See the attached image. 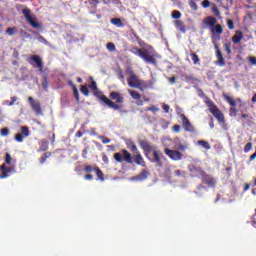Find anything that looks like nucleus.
<instances>
[{
  "label": "nucleus",
  "mask_w": 256,
  "mask_h": 256,
  "mask_svg": "<svg viewBox=\"0 0 256 256\" xmlns=\"http://www.w3.org/2000/svg\"><path fill=\"white\" fill-rule=\"evenodd\" d=\"M251 149H253V144L251 142L247 143L244 147V152L245 153H249V151H251Z\"/></svg>",
  "instance_id": "nucleus-32"
},
{
  "label": "nucleus",
  "mask_w": 256,
  "mask_h": 256,
  "mask_svg": "<svg viewBox=\"0 0 256 256\" xmlns=\"http://www.w3.org/2000/svg\"><path fill=\"white\" fill-rule=\"evenodd\" d=\"M174 25L178 31H181V33H185L187 31V28L185 27V24L181 20H176L174 22Z\"/></svg>",
  "instance_id": "nucleus-15"
},
{
  "label": "nucleus",
  "mask_w": 256,
  "mask_h": 256,
  "mask_svg": "<svg viewBox=\"0 0 256 256\" xmlns=\"http://www.w3.org/2000/svg\"><path fill=\"white\" fill-rule=\"evenodd\" d=\"M224 48L228 55H231V45L229 43H225Z\"/></svg>",
  "instance_id": "nucleus-37"
},
{
  "label": "nucleus",
  "mask_w": 256,
  "mask_h": 256,
  "mask_svg": "<svg viewBox=\"0 0 256 256\" xmlns=\"http://www.w3.org/2000/svg\"><path fill=\"white\" fill-rule=\"evenodd\" d=\"M246 189H249V185L246 186Z\"/></svg>",
  "instance_id": "nucleus-64"
},
{
  "label": "nucleus",
  "mask_w": 256,
  "mask_h": 256,
  "mask_svg": "<svg viewBox=\"0 0 256 256\" xmlns=\"http://www.w3.org/2000/svg\"><path fill=\"white\" fill-rule=\"evenodd\" d=\"M212 13H214L216 17H219L221 15V12H219V8H217L215 5L212 7Z\"/></svg>",
  "instance_id": "nucleus-34"
},
{
  "label": "nucleus",
  "mask_w": 256,
  "mask_h": 256,
  "mask_svg": "<svg viewBox=\"0 0 256 256\" xmlns=\"http://www.w3.org/2000/svg\"><path fill=\"white\" fill-rule=\"evenodd\" d=\"M191 9H193V11H197V9H199V7L197 6V3H195V1L191 0L189 3Z\"/></svg>",
  "instance_id": "nucleus-33"
},
{
  "label": "nucleus",
  "mask_w": 256,
  "mask_h": 256,
  "mask_svg": "<svg viewBox=\"0 0 256 256\" xmlns=\"http://www.w3.org/2000/svg\"><path fill=\"white\" fill-rule=\"evenodd\" d=\"M146 111H152L153 113H157V111H159V108L155 106H151V107H148Z\"/></svg>",
  "instance_id": "nucleus-44"
},
{
  "label": "nucleus",
  "mask_w": 256,
  "mask_h": 256,
  "mask_svg": "<svg viewBox=\"0 0 256 256\" xmlns=\"http://www.w3.org/2000/svg\"><path fill=\"white\" fill-rule=\"evenodd\" d=\"M249 117V115H247V114H242V118L243 119H247Z\"/></svg>",
  "instance_id": "nucleus-57"
},
{
  "label": "nucleus",
  "mask_w": 256,
  "mask_h": 256,
  "mask_svg": "<svg viewBox=\"0 0 256 256\" xmlns=\"http://www.w3.org/2000/svg\"><path fill=\"white\" fill-rule=\"evenodd\" d=\"M202 23L206 27H210V29H213V27H215V25H217V18L212 17V16H208V17L203 19Z\"/></svg>",
  "instance_id": "nucleus-12"
},
{
  "label": "nucleus",
  "mask_w": 256,
  "mask_h": 256,
  "mask_svg": "<svg viewBox=\"0 0 256 256\" xmlns=\"http://www.w3.org/2000/svg\"><path fill=\"white\" fill-rule=\"evenodd\" d=\"M241 39H243V32L236 31V35L232 37V41L235 44L241 43Z\"/></svg>",
  "instance_id": "nucleus-16"
},
{
  "label": "nucleus",
  "mask_w": 256,
  "mask_h": 256,
  "mask_svg": "<svg viewBox=\"0 0 256 256\" xmlns=\"http://www.w3.org/2000/svg\"><path fill=\"white\" fill-rule=\"evenodd\" d=\"M100 139H101L102 143H104V144L111 143V139H109L105 136H100Z\"/></svg>",
  "instance_id": "nucleus-41"
},
{
  "label": "nucleus",
  "mask_w": 256,
  "mask_h": 256,
  "mask_svg": "<svg viewBox=\"0 0 256 256\" xmlns=\"http://www.w3.org/2000/svg\"><path fill=\"white\" fill-rule=\"evenodd\" d=\"M153 157H154V161L157 162V165H159V167H161V154H159V152H157V150L153 151Z\"/></svg>",
  "instance_id": "nucleus-22"
},
{
  "label": "nucleus",
  "mask_w": 256,
  "mask_h": 256,
  "mask_svg": "<svg viewBox=\"0 0 256 256\" xmlns=\"http://www.w3.org/2000/svg\"><path fill=\"white\" fill-rule=\"evenodd\" d=\"M15 31H17L16 28H7L6 33H8V35H15Z\"/></svg>",
  "instance_id": "nucleus-39"
},
{
  "label": "nucleus",
  "mask_w": 256,
  "mask_h": 256,
  "mask_svg": "<svg viewBox=\"0 0 256 256\" xmlns=\"http://www.w3.org/2000/svg\"><path fill=\"white\" fill-rule=\"evenodd\" d=\"M134 161L135 163H137V165H141L142 167H145V160H143V156L140 155L139 151L136 153Z\"/></svg>",
  "instance_id": "nucleus-17"
},
{
  "label": "nucleus",
  "mask_w": 256,
  "mask_h": 256,
  "mask_svg": "<svg viewBox=\"0 0 256 256\" xmlns=\"http://www.w3.org/2000/svg\"><path fill=\"white\" fill-rule=\"evenodd\" d=\"M227 25L229 29H235V24L232 22V20H227Z\"/></svg>",
  "instance_id": "nucleus-46"
},
{
  "label": "nucleus",
  "mask_w": 256,
  "mask_h": 256,
  "mask_svg": "<svg viewBox=\"0 0 256 256\" xmlns=\"http://www.w3.org/2000/svg\"><path fill=\"white\" fill-rule=\"evenodd\" d=\"M169 81H170V83H175V76H173V77H171L170 79H169Z\"/></svg>",
  "instance_id": "nucleus-55"
},
{
  "label": "nucleus",
  "mask_w": 256,
  "mask_h": 256,
  "mask_svg": "<svg viewBox=\"0 0 256 256\" xmlns=\"http://www.w3.org/2000/svg\"><path fill=\"white\" fill-rule=\"evenodd\" d=\"M0 133H1L2 137H7V135H9V129L8 128H2L0 130Z\"/></svg>",
  "instance_id": "nucleus-35"
},
{
  "label": "nucleus",
  "mask_w": 256,
  "mask_h": 256,
  "mask_svg": "<svg viewBox=\"0 0 256 256\" xmlns=\"http://www.w3.org/2000/svg\"><path fill=\"white\" fill-rule=\"evenodd\" d=\"M210 31L213 45H217V41L221 39V35L223 34V26H221V24H216L210 29Z\"/></svg>",
  "instance_id": "nucleus-5"
},
{
  "label": "nucleus",
  "mask_w": 256,
  "mask_h": 256,
  "mask_svg": "<svg viewBox=\"0 0 256 256\" xmlns=\"http://www.w3.org/2000/svg\"><path fill=\"white\" fill-rule=\"evenodd\" d=\"M169 109H170L169 105L167 104L163 105V110L165 111V113H169Z\"/></svg>",
  "instance_id": "nucleus-52"
},
{
  "label": "nucleus",
  "mask_w": 256,
  "mask_h": 256,
  "mask_svg": "<svg viewBox=\"0 0 256 256\" xmlns=\"http://www.w3.org/2000/svg\"><path fill=\"white\" fill-rule=\"evenodd\" d=\"M127 83L130 87L133 89H139L140 91H145L147 89V83L141 79H139V76L135 74L131 69L127 70Z\"/></svg>",
  "instance_id": "nucleus-3"
},
{
  "label": "nucleus",
  "mask_w": 256,
  "mask_h": 256,
  "mask_svg": "<svg viewBox=\"0 0 256 256\" xmlns=\"http://www.w3.org/2000/svg\"><path fill=\"white\" fill-rule=\"evenodd\" d=\"M102 161H104V163H109V158L107 156H103Z\"/></svg>",
  "instance_id": "nucleus-54"
},
{
  "label": "nucleus",
  "mask_w": 256,
  "mask_h": 256,
  "mask_svg": "<svg viewBox=\"0 0 256 256\" xmlns=\"http://www.w3.org/2000/svg\"><path fill=\"white\" fill-rule=\"evenodd\" d=\"M197 145H200L201 147H203L204 149H206L207 151H209V149H211V145L209 144V142L205 141V140H199L197 142Z\"/></svg>",
  "instance_id": "nucleus-21"
},
{
  "label": "nucleus",
  "mask_w": 256,
  "mask_h": 256,
  "mask_svg": "<svg viewBox=\"0 0 256 256\" xmlns=\"http://www.w3.org/2000/svg\"><path fill=\"white\" fill-rule=\"evenodd\" d=\"M190 55L192 57V61H193L194 65H197V63H199V56L195 53H191Z\"/></svg>",
  "instance_id": "nucleus-31"
},
{
  "label": "nucleus",
  "mask_w": 256,
  "mask_h": 256,
  "mask_svg": "<svg viewBox=\"0 0 256 256\" xmlns=\"http://www.w3.org/2000/svg\"><path fill=\"white\" fill-rule=\"evenodd\" d=\"M114 159L117 161V163H123V161H126L127 163H133V160L131 159V153H129V151L126 149L122 150L121 153H115Z\"/></svg>",
  "instance_id": "nucleus-6"
},
{
  "label": "nucleus",
  "mask_w": 256,
  "mask_h": 256,
  "mask_svg": "<svg viewBox=\"0 0 256 256\" xmlns=\"http://www.w3.org/2000/svg\"><path fill=\"white\" fill-rule=\"evenodd\" d=\"M179 149H185V147H183V146H180V147H179Z\"/></svg>",
  "instance_id": "nucleus-61"
},
{
  "label": "nucleus",
  "mask_w": 256,
  "mask_h": 256,
  "mask_svg": "<svg viewBox=\"0 0 256 256\" xmlns=\"http://www.w3.org/2000/svg\"><path fill=\"white\" fill-rule=\"evenodd\" d=\"M16 141H18V143L23 142V135L22 134H16L15 136Z\"/></svg>",
  "instance_id": "nucleus-45"
},
{
  "label": "nucleus",
  "mask_w": 256,
  "mask_h": 256,
  "mask_svg": "<svg viewBox=\"0 0 256 256\" xmlns=\"http://www.w3.org/2000/svg\"><path fill=\"white\" fill-rule=\"evenodd\" d=\"M85 179H87L88 181H91L93 179V175L88 174L85 176Z\"/></svg>",
  "instance_id": "nucleus-53"
},
{
  "label": "nucleus",
  "mask_w": 256,
  "mask_h": 256,
  "mask_svg": "<svg viewBox=\"0 0 256 256\" xmlns=\"http://www.w3.org/2000/svg\"><path fill=\"white\" fill-rule=\"evenodd\" d=\"M254 185H256V178H255V181H254Z\"/></svg>",
  "instance_id": "nucleus-63"
},
{
  "label": "nucleus",
  "mask_w": 256,
  "mask_h": 256,
  "mask_svg": "<svg viewBox=\"0 0 256 256\" xmlns=\"http://www.w3.org/2000/svg\"><path fill=\"white\" fill-rule=\"evenodd\" d=\"M28 103L32 108V111L36 112V115H41V104L33 99V97L28 98Z\"/></svg>",
  "instance_id": "nucleus-10"
},
{
  "label": "nucleus",
  "mask_w": 256,
  "mask_h": 256,
  "mask_svg": "<svg viewBox=\"0 0 256 256\" xmlns=\"http://www.w3.org/2000/svg\"><path fill=\"white\" fill-rule=\"evenodd\" d=\"M206 105L210 113H212V115L215 117V119H217L219 123H225V116L223 115V112L219 110V107H217L213 101L206 100Z\"/></svg>",
  "instance_id": "nucleus-4"
},
{
  "label": "nucleus",
  "mask_w": 256,
  "mask_h": 256,
  "mask_svg": "<svg viewBox=\"0 0 256 256\" xmlns=\"http://www.w3.org/2000/svg\"><path fill=\"white\" fill-rule=\"evenodd\" d=\"M110 99L101 94L98 99H100V101H102V103H105V105H107L108 107H110V109H114L115 111H119V109H121V107H123V103L125 101V98L123 97L122 93H119L117 91H113L110 93L109 95ZM115 101V102H113Z\"/></svg>",
  "instance_id": "nucleus-1"
},
{
  "label": "nucleus",
  "mask_w": 256,
  "mask_h": 256,
  "mask_svg": "<svg viewBox=\"0 0 256 256\" xmlns=\"http://www.w3.org/2000/svg\"><path fill=\"white\" fill-rule=\"evenodd\" d=\"M95 172H96L98 179H100V181H104L105 178L103 177V172L99 168H96Z\"/></svg>",
  "instance_id": "nucleus-28"
},
{
  "label": "nucleus",
  "mask_w": 256,
  "mask_h": 256,
  "mask_svg": "<svg viewBox=\"0 0 256 256\" xmlns=\"http://www.w3.org/2000/svg\"><path fill=\"white\" fill-rule=\"evenodd\" d=\"M81 93H83V95H85L86 97H89V88H87V86L82 85L80 88Z\"/></svg>",
  "instance_id": "nucleus-26"
},
{
  "label": "nucleus",
  "mask_w": 256,
  "mask_h": 256,
  "mask_svg": "<svg viewBox=\"0 0 256 256\" xmlns=\"http://www.w3.org/2000/svg\"><path fill=\"white\" fill-rule=\"evenodd\" d=\"M237 115V109H235V106H232L230 108V116L235 117Z\"/></svg>",
  "instance_id": "nucleus-38"
},
{
  "label": "nucleus",
  "mask_w": 256,
  "mask_h": 256,
  "mask_svg": "<svg viewBox=\"0 0 256 256\" xmlns=\"http://www.w3.org/2000/svg\"><path fill=\"white\" fill-rule=\"evenodd\" d=\"M73 92H74V96L76 97L77 100H79V91L77 90V87H73Z\"/></svg>",
  "instance_id": "nucleus-47"
},
{
  "label": "nucleus",
  "mask_w": 256,
  "mask_h": 256,
  "mask_svg": "<svg viewBox=\"0 0 256 256\" xmlns=\"http://www.w3.org/2000/svg\"><path fill=\"white\" fill-rule=\"evenodd\" d=\"M149 177V172L147 170H143L134 180L135 181H145Z\"/></svg>",
  "instance_id": "nucleus-18"
},
{
  "label": "nucleus",
  "mask_w": 256,
  "mask_h": 256,
  "mask_svg": "<svg viewBox=\"0 0 256 256\" xmlns=\"http://www.w3.org/2000/svg\"><path fill=\"white\" fill-rule=\"evenodd\" d=\"M173 131H174L175 133H179V131H181V126H179V125H174V126H173Z\"/></svg>",
  "instance_id": "nucleus-49"
},
{
  "label": "nucleus",
  "mask_w": 256,
  "mask_h": 256,
  "mask_svg": "<svg viewBox=\"0 0 256 256\" xmlns=\"http://www.w3.org/2000/svg\"><path fill=\"white\" fill-rule=\"evenodd\" d=\"M41 163H45V159H43V160L41 161Z\"/></svg>",
  "instance_id": "nucleus-62"
},
{
  "label": "nucleus",
  "mask_w": 256,
  "mask_h": 256,
  "mask_svg": "<svg viewBox=\"0 0 256 256\" xmlns=\"http://www.w3.org/2000/svg\"><path fill=\"white\" fill-rule=\"evenodd\" d=\"M23 15H24L26 21H28V23L32 27H34V29H39V27H40L39 22H37V19L35 18V16H33V14H31V10L24 9Z\"/></svg>",
  "instance_id": "nucleus-7"
},
{
  "label": "nucleus",
  "mask_w": 256,
  "mask_h": 256,
  "mask_svg": "<svg viewBox=\"0 0 256 256\" xmlns=\"http://www.w3.org/2000/svg\"><path fill=\"white\" fill-rule=\"evenodd\" d=\"M224 99L225 101H227V103H229V105H231V107H235V100L233 99V97L229 95H224Z\"/></svg>",
  "instance_id": "nucleus-25"
},
{
  "label": "nucleus",
  "mask_w": 256,
  "mask_h": 256,
  "mask_svg": "<svg viewBox=\"0 0 256 256\" xmlns=\"http://www.w3.org/2000/svg\"><path fill=\"white\" fill-rule=\"evenodd\" d=\"M110 23H112V25H116V27H123V22L119 18H112Z\"/></svg>",
  "instance_id": "nucleus-23"
},
{
  "label": "nucleus",
  "mask_w": 256,
  "mask_h": 256,
  "mask_svg": "<svg viewBox=\"0 0 256 256\" xmlns=\"http://www.w3.org/2000/svg\"><path fill=\"white\" fill-rule=\"evenodd\" d=\"M214 47L216 49V57L218 59V65H220V67H224L225 59L223 58V54L221 53V50H219V44H215Z\"/></svg>",
  "instance_id": "nucleus-13"
},
{
  "label": "nucleus",
  "mask_w": 256,
  "mask_h": 256,
  "mask_svg": "<svg viewBox=\"0 0 256 256\" xmlns=\"http://www.w3.org/2000/svg\"><path fill=\"white\" fill-rule=\"evenodd\" d=\"M29 64L37 67L39 71L43 72V60L39 55H32L29 59Z\"/></svg>",
  "instance_id": "nucleus-9"
},
{
  "label": "nucleus",
  "mask_w": 256,
  "mask_h": 256,
  "mask_svg": "<svg viewBox=\"0 0 256 256\" xmlns=\"http://www.w3.org/2000/svg\"><path fill=\"white\" fill-rule=\"evenodd\" d=\"M118 75H119V79H121V81H125V76L123 75V71H119L118 72Z\"/></svg>",
  "instance_id": "nucleus-51"
},
{
  "label": "nucleus",
  "mask_w": 256,
  "mask_h": 256,
  "mask_svg": "<svg viewBox=\"0 0 256 256\" xmlns=\"http://www.w3.org/2000/svg\"><path fill=\"white\" fill-rule=\"evenodd\" d=\"M211 6V2H209V0H204L202 2V7H204V9H207V7Z\"/></svg>",
  "instance_id": "nucleus-42"
},
{
  "label": "nucleus",
  "mask_w": 256,
  "mask_h": 256,
  "mask_svg": "<svg viewBox=\"0 0 256 256\" xmlns=\"http://www.w3.org/2000/svg\"><path fill=\"white\" fill-rule=\"evenodd\" d=\"M6 165H13V158H11V154L7 153L6 154Z\"/></svg>",
  "instance_id": "nucleus-30"
},
{
  "label": "nucleus",
  "mask_w": 256,
  "mask_h": 256,
  "mask_svg": "<svg viewBox=\"0 0 256 256\" xmlns=\"http://www.w3.org/2000/svg\"><path fill=\"white\" fill-rule=\"evenodd\" d=\"M128 149H131L134 153H137L139 150H137V145L133 143L132 141L127 142Z\"/></svg>",
  "instance_id": "nucleus-24"
},
{
  "label": "nucleus",
  "mask_w": 256,
  "mask_h": 256,
  "mask_svg": "<svg viewBox=\"0 0 256 256\" xmlns=\"http://www.w3.org/2000/svg\"><path fill=\"white\" fill-rule=\"evenodd\" d=\"M210 127H211V129H213V127H214L213 122L210 123Z\"/></svg>",
  "instance_id": "nucleus-60"
},
{
  "label": "nucleus",
  "mask_w": 256,
  "mask_h": 256,
  "mask_svg": "<svg viewBox=\"0 0 256 256\" xmlns=\"http://www.w3.org/2000/svg\"><path fill=\"white\" fill-rule=\"evenodd\" d=\"M0 171L2 172L0 179H6V177H9V173L13 171V168H7V166L3 164L0 166Z\"/></svg>",
  "instance_id": "nucleus-14"
},
{
  "label": "nucleus",
  "mask_w": 256,
  "mask_h": 256,
  "mask_svg": "<svg viewBox=\"0 0 256 256\" xmlns=\"http://www.w3.org/2000/svg\"><path fill=\"white\" fill-rule=\"evenodd\" d=\"M86 155H87V149H85V150L83 151V157H86Z\"/></svg>",
  "instance_id": "nucleus-58"
},
{
  "label": "nucleus",
  "mask_w": 256,
  "mask_h": 256,
  "mask_svg": "<svg viewBox=\"0 0 256 256\" xmlns=\"http://www.w3.org/2000/svg\"><path fill=\"white\" fill-rule=\"evenodd\" d=\"M172 19H181V12L178 10L172 11Z\"/></svg>",
  "instance_id": "nucleus-27"
},
{
  "label": "nucleus",
  "mask_w": 256,
  "mask_h": 256,
  "mask_svg": "<svg viewBox=\"0 0 256 256\" xmlns=\"http://www.w3.org/2000/svg\"><path fill=\"white\" fill-rule=\"evenodd\" d=\"M90 89H92L93 91L97 90V83L95 81L91 82Z\"/></svg>",
  "instance_id": "nucleus-48"
},
{
  "label": "nucleus",
  "mask_w": 256,
  "mask_h": 256,
  "mask_svg": "<svg viewBox=\"0 0 256 256\" xmlns=\"http://www.w3.org/2000/svg\"><path fill=\"white\" fill-rule=\"evenodd\" d=\"M203 181L209 185V186H213L215 185V180L213 179V177L207 175V174H204L203 175Z\"/></svg>",
  "instance_id": "nucleus-19"
},
{
  "label": "nucleus",
  "mask_w": 256,
  "mask_h": 256,
  "mask_svg": "<svg viewBox=\"0 0 256 256\" xmlns=\"http://www.w3.org/2000/svg\"><path fill=\"white\" fill-rule=\"evenodd\" d=\"M106 47L108 51H115V44L113 42H109Z\"/></svg>",
  "instance_id": "nucleus-36"
},
{
  "label": "nucleus",
  "mask_w": 256,
  "mask_h": 256,
  "mask_svg": "<svg viewBox=\"0 0 256 256\" xmlns=\"http://www.w3.org/2000/svg\"><path fill=\"white\" fill-rule=\"evenodd\" d=\"M165 155L172 159V161H181L183 159V154L177 150H171L169 148L164 149Z\"/></svg>",
  "instance_id": "nucleus-8"
},
{
  "label": "nucleus",
  "mask_w": 256,
  "mask_h": 256,
  "mask_svg": "<svg viewBox=\"0 0 256 256\" xmlns=\"http://www.w3.org/2000/svg\"><path fill=\"white\" fill-rule=\"evenodd\" d=\"M21 133L24 135V137H29V127L23 126L21 128Z\"/></svg>",
  "instance_id": "nucleus-29"
},
{
  "label": "nucleus",
  "mask_w": 256,
  "mask_h": 256,
  "mask_svg": "<svg viewBox=\"0 0 256 256\" xmlns=\"http://www.w3.org/2000/svg\"><path fill=\"white\" fill-rule=\"evenodd\" d=\"M93 5H98L99 4V0H91Z\"/></svg>",
  "instance_id": "nucleus-56"
},
{
  "label": "nucleus",
  "mask_w": 256,
  "mask_h": 256,
  "mask_svg": "<svg viewBox=\"0 0 256 256\" xmlns=\"http://www.w3.org/2000/svg\"><path fill=\"white\" fill-rule=\"evenodd\" d=\"M181 119H182V125L185 131L193 133V131H195V128L193 127L189 119L185 115H181Z\"/></svg>",
  "instance_id": "nucleus-11"
},
{
  "label": "nucleus",
  "mask_w": 256,
  "mask_h": 256,
  "mask_svg": "<svg viewBox=\"0 0 256 256\" xmlns=\"http://www.w3.org/2000/svg\"><path fill=\"white\" fill-rule=\"evenodd\" d=\"M77 81H78V83H83V79H81V78H78Z\"/></svg>",
  "instance_id": "nucleus-59"
},
{
  "label": "nucleus",
  "mask_w": 256,
  "mask_h": 256,
  "mask_svg": "<svg viewBox=\"0 0 256 256\" xmlns=\"http://www.w3.org/2000/svg\"><path fill=\"white\" fill-rule=\"evenodd\" d=\"M248 61L251 65H256V58L254 56H249Z\"/></svg>",
  "instance_id": "nucleus-43"
},
{
  "label": "nucleus",
  "mask_w": 256,
  "mask_h": 256,
  "mask_svg": "<svg viewBox=\"0 0 256 256\" xmlns=\"http://www.w3.org/2000/svg\"><path fill=\"white\" fill-rule=\"evenodd\" d=\"M135 55H139L143 61L146 63H151L152 65H155L157 63V52L153 48V46H147L146 49H137L135 48L134 51H132Z\"/></svg>",
  "instance_id": "nucleus-2"
},
{
  "label": "nucleus",
  "mask_w": 256,
  "mask_h": 256,
  "mask_svg": "<svg viewBox=\"0 0 256 256\" xmlns=\"http://www.w3.org/2000/svg\"><path fill=\"white\" fill-rule=\"evenodd\" d=\"M84 171H86V173H91V171H93V167H91V166H85V167H84Z\"/></svg>",
  "instance_id": "nucleus-50"
},
{
  "label": "nucleus",
  "mask_w": 256,
  "mask_h": 256,
  "mask_svg": "<svg viewBox=\"0 0 256 256\" xmlns=\"http://www.w3.org/2000/svg\"><path fill=\"white\" fill-rule=\"evenodd\" d=\"M128 93L132 97V99H135L136 101H139L141 99V94L135 90L128 89Z\"/></svg>",
  "instance_id": "nucleus-20"
},
{
  "label": "nucleus",
  "mask_w": 256,
  "mask_h": 256,
  "mask_svg": "<svg viewBox=\"0 0 256 256\" xmlns=\"http://www.w3.org/2000/svg\"><path fill=\"white\" fill-rule=\"evenodd\" d=\"M12 99V101L11 102H9V101H6L5 103H6V105H9L10 107H12V105H15V102L17 101V97H12L11 98Z\"/></svg>",
  "instance_id": "nucleus-40"
}]
</instances>
